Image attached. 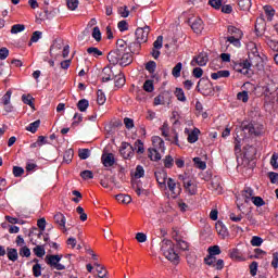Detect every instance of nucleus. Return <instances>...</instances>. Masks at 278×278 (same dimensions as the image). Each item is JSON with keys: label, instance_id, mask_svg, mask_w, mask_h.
Listing matches in <instances>:
<instances>
[{"label": "nucleus", "instance_id": "obj_1", "mask_svg": "<svg viewBox=\"0 0 278 278\" xmlns=\"http://www.w3.org/2000/svg\"><path fill=\"white\" fill-rule=\"evenodd\" d=\"M161 251L166 260L174 264H179V254L175 252V243H173L172 240L163 239L161 242Z\"/></svg>", "mask_w": 278, "mask_h": 278}, {"label": "nucleus", "instance_id": "obj_2", "mask_svg": "<svg viewBox=\"0 0 278 278\" xmlns=\"http://www.w3.org/2000/svg\"><path fill=\"white\" fill-rule=\"evenodd\" d=\"M197 90H198V92H200V94H203V97L214 96V89L212 88V81L208 78H201L198 81Z\"/></svg>", "mask_w": 278, "mask_h": 278}, {"label": "nucleus", "instance_id": "obj_3", "mask_svg": "<svg viewBox=\"0 0 278 278\" xmlns=\"http://www.w3.org/2000/svg\"><path fill=\"white\" fill-rule=\"evenodd\" d=\"M179 181H182V186L188 194L194 195L197 194V186L192 184V179L188 174H182L178 176Z\"/></svg>", "mask_w": 278, "mask_h": 278}, {"label": "nucleus", "instance_id": "obj_4", "mask_svg": "<svg viewBox=\"0 0 278 278\" xmlns=\"http://www.w3.org/2000/svg\"><path fill=\"white\" fill-rule=\"evenodd\" d=\"M62 261V256L60 255H47L46 256V262L51 268H55V270H66V266L61 264L60 262Z\"/></svg>", "mask_w": 278, "mask_h": 278}, {"label": "nucleus", "instance_id": "obj_5", "mask_svg": "<svg viewBox=\"0 0 278 278\" xmlns=\"http://www.w3.org/2000/svg\"><path fill=\"white\" fill-rule=\"evenodd\" d=\"M119 153L124 160H131L135 154L134 146H131L129 142H122Z\"/></svg>", "mask_w": 278, "mask_h": 278}, {"label": "nucleus", "instance_id": "obj_6", "mask_svg": "<svg viewBox=\"0 0 278 278\" xmlns=\"http://www.w3.org/2000/svg\"><path fill=\"white\" fill-rule=\"evenodd\" d=\"M149 31L151 28L149 26H144L143 28H137L135 31L136 40L144 45L149 40Z\"/></svg>", "mask_w": 278, "mask_h": 278}, {"label": "nucleus", "instance_id": "obj_7", "mask_svg": "<svg viewBox=\"0 0 278 278\" xmlns=\"http://www.w3.org/2000/svg\"><path fill=\"white\" fill-rule=\"evenodd\" d=\"M124 53H125V50H119L118 48L109 52L108 60L110 64H113V66H116V64H119Z\"/></svg>", "mask_w": 278, "mask_h": 278}, {"label": "nucleus", "instance_id": "obj_8", "mask_svg": "<svg viewBox=\"0 0 278 278\" xmlns=\"http://www.w3.org/2000/svg\"><path fill=\"white\" fill-rule=\"evenodd\" d=\"M210 58L206 52H200L199 55L194 56L190 63L191 66H206Z\"/></svg>", "mask_w": 278, "mask_h": 278}, {"label": "nucleus", "instance_id": "obj_9", "mask_svg": "<svg viewBox=\"0 0 278 278\" xmlns=\"http://www.w3.org/2000/svg\"><path fill=\"white\" fill-rule=\"evenodd\" d=\"M167 187L174 197H179V194H181V184L175 182V179L168 178Z\"/></svg>", "mask_w": 278, "mask_h": 278}, {"label": "nucleus", "instance_id": "obj_10", "mask_svg": "<svg viewBox=\"0 0 278 278\" xmlns=\"http://www.w3.org/2000/svg\"><path fill=\"white\" fill-rule=\"evenodd\" d=\"M101 162L105 168H110L116 164V159H114L113 153H103L101 156Z\"/></svg>", "mask_w": 278, "mask_h": 278}, {"label": "nucleus", "instance_id": "obj_11", "mask_svg": "<svg viewBox=\"0 0 278 278\" xmlns=\"http://www.w3.org/2000/svg\"><path fill=\"white\" fill-rule=\"evenodd\" d=\"M188 23L194 34H201V31H203V20L200 17H197L193 22L189 20Z\"/></svg>", "mask_w": 278, "mask_h": 278}, {"label": "nucleus", "instance_id": "obj_12", "mask_svg": "<svg viewBox=\"0 0 278 278\" xmlns=\"http://www.w3.org/2000/svg\"><path fill=\"white\" fill-rule=\"evenodd\" d=\"M278 90V83L269 81L266 86L263 87V92L265 97H270L274 92Z\"/></svg>", "mask_w": 278, "mask_h": 278}, {"label": "nucleus", "instance_id": "obj_13", "mask_svg": "<svg viewBox=\"0 0 278 278\" xmlns=\"http://www.w3.org/2000/svg\"><path fill=\"white\" fill-rule=\"evenodd\" d=\"M152 144L153 148H149V149H155L156 151H166V148L164 147V139L159 137V136H154L152 137Z\"/></svg>", "mask_w": 278, "mask_h": 278}, {"label": "nucleus", "instance_id": "obj_14", "mask_svg": "<svg viewBox=\"0 0 278 278\" xmlns=\"http://www.w3.org/2000/svg\"><path fill=\"white\" fill-rule=\"evenodd\" d=\"M154 177L160 186H166V179H168V174L166 170L162 169L154 173Z\"/></svg>", "mask_w": 278, "mask_h": 278}, {"label": "nucleus", "instance_id": "obj_15", "mask_svg": "<svg viewBox=\"0 0 278 278\" xmlns=\"http://www.w3.org/2000/svg\"><path fill=\"white\" fill-rule=\"evenodd\" d=\"M54 223L59 225L61 229H64V231H67L66 229V217L62 213H56L54 215Z\"/></svg>", "mask_w": 278, "mask_h": 278}, {"label": "nucleus", "instance_id": "obj_16", "mask_svg": "<svg viewBox=\"0 0 278 278\" xmlns=\"http://www.w3.org/2000/svg\"><path fill=\"white\" fill-rule=\"evenodd\" d=\"M257 155V149L253 146L244 147V157L245 160H253Z\"/></svg>", "mask_w": 278, "mask_h": 278}, {"label": "nucleus", "instance_id": "obj_17", "mask_svg": "<svg viewBox=\"0 0 278 278\" xmlns=\"http://www.w3.org/2000/svg\"><path fill=\"white\" fill-rule=\"evenodd\" d=\"M114 73L112 72V68L110 67H104L102 70V81L105 84L108 81H112L114 79Z\"/></svg>", "mask_w": 278, "mask_h": 278}, {"label": "nucleus", "instance_id": "obj_18", "mask_svg": "<svg viewBox=\"0 0 278 278\" xmlns=\"http://www.w3.org/2000/svg\"><path fill=\"white\" fill-rule=\"evenodd\" d=\"M131 62H134V59L131 58V53L125 51L124 54H122V59H119V65L129 66Z\"/></svg>", "mask_w": 278, "mask_h": 278}, {"label": "nucleus", "instance_id": "obj_19", "mask_svg": "<svg viewBox=\"0 0 278 278\" xmlns=\"http://www.w3.org/2000/svg\"><path fill=\"white\" fill-rule=\"evenodd\" d=\"M148 157L151 162H160L162 160V154H160V150L156 149H148Z\"/></svg>", "mask_w": 278, "mask_h": 278}, {"label": "nucleus", "instance_id": "obj_20", "mask_svg": "<svg viewBox=\"0 0 278 278\" xmlns=\"http://www.w3.org/2000/svg\"><path fill=\"white\" fill-rule=\"evenodd\" d=\"M231 260H235L236 262H244L247 258L244 255H242V252L238 249H232L230 252Z\"/></svg>", "mask_w": 278, "mask_h": 278}, {"label": "nucleus", "instance_id": "obj_21", "mask_svg": "<svg viewBox=\"0 0 278 278\" xmlns=\"http://www.w3.org/2000/svg\"><path fill=\"white\" fill-rule=\"evenodd\" d=\"M93 266H96V270L98 273L99 278H105L108 277V270L105 269V266L99 264L98 262L93 263Z\"/></svg>", "mask_w": 278, "mask_h": 278}, {"label": "nucleus", "instance_id": "obj_22", "mask_svg": "<svg viewBox=\"0 0 278 278\" xmlns=\"http://www.w3.org/2000/svg\"><path fill=\"white\" fill-rule=\"evenodd\" d=\"M115 199L116 201H118V203H123L124 205H129V203L131 202V195L128 194L119 193L115 195Z\"/></svg>", "mask_w": 278, "mask_h": 278}, {"label": "nucleus", "instance_id": "obj_23", "mask_svg": "<svg viewBox=\"0 0 278 278\" xmlns=\"http://www.w3.org/2000/svg\"><path fill=\"white\" fill-rule=\"evenodd\" d=\"M7 251V255L10 262H16V260H18V251L16 249L8 248Z\"/></svg>", "mask_w": 278, "mask_h": 278}, {"label": "nucleus", "instance_id": "obj_24", "mask_svg": "<svg viewBox=\"0 0 278 278\" xmlns=\"http://www.w3.org/2000/svg\"><path fill=\"white\" fill-rule=\"evenodd\" d=\"M231 75V73L227 70H222V71H218L216 73H212L211 74V77L212 79H220L223 77H229Z\"/></svg>", "mask_w": 278, "mask_h": 278}, {"label": "nucleus", "instance_id": "obj_25", "mask_svg": "<svg viewBox=\"0 0 278 278\" xmlns=\"http://www.w3.org/2000/svg\"><path fill=\"white\" fill-rule=\"evenodd\" d=\"M242 197L245 199V203L253 200V189L251 187H245L242 191Z\"/></svg>", "mask_w": 278, "mask_h": 278}, {"label": "nucleus", "instance_id": "obj_26", "mask_svg": "<svg viewBox=\"0 0 278 278\" xmlns=\"http://www.w3.org/2000/svg\"><path fill=\"white\" fill-rule=\"evenodd\" d=\"M193 163L195 168H199L200 170H205V168H207V164L205 163V161H202L199 156L193 157Z\"/></svg>", "mask_w": 278, "mask_h": 278}, {"label": "nucleus", "instance_id": "obj_27", "mask_svg": "<svg viewBox=\"0 0 278 278\" xmlns=\"http://www.w3.org/2000/svg\"><path fill=\"white\" fill-rule=\"evenodd\" d=\"M87 53L89 55H92V58H101V55H103V52L101 50H99V48H97V47H89L87 49Z\"/></svg>", "mask_w": 278, "mask_h": 278}, {"label": "nucleus", "instance_id": "obj_28", "mask_svg": "<svg viewBox=\"0 0 278 278\" xmlns=\"http://www.w3.org/2000/svg\"><path fill=\"white\" fill-rule=\"evenodd\" d=\"M199 134L200 130L198 128H194L191 134H189L188 136V142H190V144H194V142H197V140H199Z\"/></svg>", "mask_w": 278, "mask_h": 278}, {"label": "nucleus", "instance_id": "obj_29", "mask_svg": "<svg viewBox=\"0 0 278 278\" xmlns=\"http://www.w3.org/2000/svg\"><path fill=\"white\" fill-rule=\"evenodd\" d=\"M74 155H75V152L73 151V149L66 150L63 155V162H65V164H71V162H73Z\"/></svg>", "mask_w": 278, "mask_h": 278}, {"label": "nucleus", "instance_id": "obj_30", "mask_svg": "<svg viewBox=\"0 0 278 278\" xmlns=\"http://www.w3.org/2000/svg\"><path fill=\"white\" fill-rule=\"evenodd\" d=\"M90 102L86 99H81L77 103V109L79 110V112H86V110H88Z\"/></svg>", "mask_w": 278, "mask_h": 278}, {"label": "nucleus", "instance_id": "obj_31", "mask_svg": "<svg viewBox=\"0 0 278 278\" xmlns=\"http://www.w3.org/2000/svg\"><path fill=\"white\" fill-rule=\"evenodd\" d=\"M141 45H142V42H140L138 40H136L135 42L130 43L128 46V49H129L130 53H135V54L139 53V51L141 49Z\"/></svg>", "mask_w": 278, "mask_h": 278}, {"label": "nucleus", "instance_id": "obj_32", "mask_svg": "<svg viewBox=\"0 0 278 278\" xmlns=\"http://www.w3.org/2000/svg\"><path fill=\"white\" fill-rule=\"evenodd\" d=\"M38 127H40V119H37V121L30 123L26 127V131H30V134H36V131H38Z\"/></svg>", "mask_w": 278, "mask_h": 278}, {"label": "nucleus", "instance_id": "obj_33", "mask_svg": "<svg viewBox=\"0 0 278 278\" xmlns=\"http://www.w3.org/2000/svg\"><path fill=\"white\" fill-rule=\"evenodd\" d=\"M136 153H138V155H142V153H144V143L142 142V140L138 139L135 142V147H134Z\"/></svg>", "mask_w": 278, "mask_h": 278}, {"label": "nucleus", "instance_id": "obj_34", "mask_svg": "<svg viewBox=\"0 0 278 278\" xmlns=\"http://www.w3.org/2000/svg\"><path fill=\"white\" fill-rule=\"evenodd\" d=\"M174 94L178 101H181L182 103H186V93L184 92L182 88H176L174 91Z\"/></svg>", "mask_w": 278, "mask_h": 278}, {"label": "nucleus", "instance_id": "obj_35", "mask_svg": "<svg viewBox=\"0 0 278 278\" xmlns=\"http://www.w3.org/2000/svg\"><path fill=\"white\" fill-rule=\"evenodd\" d=\"M228 34H230V36H235L237 38H242V30H240L236 26H228Z\"/></svg>", "mask_w": 278, "mask_h": 278}, {"label": "nucleus", "instance_id": "obj_36", "mask_svg": "<svg viewBox=\"0 0 278 278\" xmlns=\"http://www.w3.org/2000/svg\"><path fill=\"white\" fill-rule=\"evenodd\" d=\"M243 131H248L250 136H260V131H256L255 126H253L251 123L243 126Z\"/></svg>", "mask_w": 278, "mask_h": 278}, {"label": "nucleus", "instance_id": "obj_37", "mask_svg": "<svg viewBox=\"0 0 278 278\" xmlns=\"http://www.w3.org/2000/svg\"><path fill=\"white\" fill-rule=\"evenodd\" d=\"M114 78H116V80H115L116 88H123V86H125V75L124 74L115 75Z\"/></svg>", "mask_w": 278, "mask_h": 278}, {"label": "nucleus", "instance_id": "obj_38", "mask_svg": "<svg viewBox=\"0 0 278 278\" xmlns=\"http://www.w3.org/2000/svg\"><path fill=\"white\" fill-rule=\"evenodd\" d=\"M181 68H184V64L181 62L177 63L172 70L173 77H181Z\"/></svg>", "mask_w": 278, "mask_h": 278}, {"label": "nucleus", "instance_id": "obj_39", "mask_svg": "<svg viewBox=\"0 0 278 278\" xmlns=\"http://www.w3.org/2000/svg\"><path fill=\"white\" fill-rule=\"evenodd\" d=\"M163 164H164L165 168H172L175 164V159H173V156L170 154H168L163 160Z\"/></svg>", "mask_w": 278, "mask_h": 278}, {"label": "nucleus", "instance_id": "obj_40", "mask_svg": "<svg viewBox=\"0 0 278 278\" xmlns=\"http://www.w3.org/2000/svg\"><path fill=\"white\" fill-rule=\"evenodd\" d=\"M143 90L146 92H153L155 90V86L153 85V80L148 79L143 84Z\"/></svg>", "mask_w": 278, "mask_h": 278}, {"label": "nucleus", "instance_id": "obj_41", "mask_svg": "<svg viewBox=\"0 0 278 278\" xmlns=\"http://www.w3.org/2000/svg\"><path fill=\"white\" fill-rule=\"evenodd\" d=\"M80 177L87 181L88 179H94V174L90 169H85L80 173Z\"/></svg>", "mask_w": 278, "mask_h": 278}, {"label": "nucleus", "instance_id": "obj_42", "mask_svg": "<svg viewBox=\"0 0 278 278\" xmlns=\"http://www.w3.org/2000/svg\"><path fill=\"white\" fill-rule=\"evenodd\" d=\"M40 38H42V31H40V30L34 31L33 36L30 38V41L28 43V47H31L33 42H38V40H40Z\"/></svg>", "mask_w": 278, "mask_h": 278}, {"label": "nucleus", "instance_id": "obj_43", "mask_svg": "<svg viewBox=\"0 0 278 278\" xmlns=\"http://www.w3.org/2000/svg\"><path fill=\"white\" fill-rule=\"evenodd\" d=\"M215 229L219 236H227V227H225L223 223L218 222L215 226Z\"/></svg>", "mask_w": 278, "mask_h": 278}, {"label": "nucleus", "instance_id": "obj_44", "mask_svg": "<svg viewBox=\"0 0 278 278\" xmlns=\"http://www.w3.org/2000/svg\"><path fill=\"white\" fill-rule=\"evenodd\" d=\"M22 101L25 103V105H29V108H34V97L31 94H23L22 96Z\"/></svg>", "mask_w": 278, "mask_h": 278}, {"label": "nucleus", "instance_id": "obj_45", "mask_svg": "<svg viewBox=\"0 0 278 278\" xmlns=\"http://www.w3.org/2000/svg\"><path fill=\"white\" fill-rule=\"evenodd\" d=\"M240 38L242 37L230 36L227 38V42H230V45H233V47L240 48Z\"/></svg>", "mask_w": 278, "mask_h": 278}, {"label": "nucleus", "instance_id": "obj_46", "mask_svg": "<svg viewBox=\"0 0 278 278\" xmlns=\"http://www.w3.org/2000/svg\"><path fill=\"white\" fill-rule=\"evenodd\" d=\"M117 14H119L122 18H127V16H129V9L127 8V5L119 7L117 9Z\"/></svg>", "mask_w": 278, "mask_h": 278}, {"label": "nucleus", "instance_id": "obj_47", "mask_svg": "<svg viewBox=\"0 0 278 278\" xmlns=\"http://www.w3.org/2000/svg\"><path fill=\"white\" fill-rule=\"evenodd\" d=\"M21 31H25V25L15 24L11 27V34H21Z\"/></svg>", "mask_w": 278, "mask_h": 278}, {"label": "nucleus", "instance_id": "obj_48", "mask_svg": "<svg viewBox=\"0 0 278 278\" xmlns=\"http://www.w3.org/2000/svg\"><path fill=\"white\" fill-rule=\"evenodd\" d=\"M141 177H144V167H142V165H137L135 170V179H141Z\"/></svg>", "mask_w": 278, "mask_h": 278}, {"label": "nucleus", "instance_id": "obj_49", "mask_svg": "<svg viewBox=\"0 0 278 278\" xmlns=\"http://www.w3.org/2000/svg\"><path fill=\"white\" fill-rule=\"evenodd\" d=\"M237 63H239L241 65V68L243 71H247V75H249V71H251V62H249V60L245 59Z\"/></svg>", "mask_w": 278, "mask_h": 278}, {"label": "nucleus", "instance_id": "obj_50", "mask_svg": "<svg viewBox=\"0 0 278 278\" xmlns=\"http://www.w3.org/2000/svg\"><path fill=\"white\" fill-rule=\"evenodd\" d=\"M78 157H80L81 160H88V157H90V150L89 149H79Z\"/></svg>", "mask_w": 278, "mask_h": 278}, {"label": "nucleus", "instance_id": "obj_51", "mask_svg": "<svg viewBox=\"0 0 278 278\" xmlns=\"http://www.w3.org/2000/svg\"><path fill=\"white\" fill-rule=\"evenodd\" d=\"M33 251L37 257H45L46 251L42 245H37Z\"/></svg>", "mask_w": 278, "mask_h": 278}, {"label": "nucleus", "instance_id": "obj_52", "mask_svg": "<svg viewBox=\"0 0 278 278\" xmlns=\"http://www.w3.org/2000/svg\"><path fill=\"white\" fill-rule=\"evenodd\" d=\"M155 68H157V63H155V61H149L146 64V71H148V73H155Z\"/></svg>", "mask_w": 278, "mask_h": 278}, {"label": "nucleus", "instance_id": "obj_53", "mask_svg": "<svg viewBox=\"0 0 278 278\" xmlns=\"http://www.w3.org/2000/svg\"><path fill=\"white\" fill-rule=\"evenodd\" d=\"M264 12H265L266 16L269 17V21H273V16H275V9L270 5H265Z\"/></svg>", "mask_w": 278, "mask_h": 278}, {"label": "nucleus", "instance_id": "obj_54", "mask_svg": "<svg viewBox=\"0 0 278 278\" xmlns=\"http://www.w3.org/2000/svg\"><path fill=\"white\" fill-rule=\"evenodd\" d=\"M97 94H98V99H97L98 105H103L106 101L105 93L103 92V90L100 89L98 90Z\"/></svg>", "mask_w": 278, "mask_h": 278}, {"label": "nucleus", "instance_id": "obj_55", "mask_svg": "<svg viewBox=\"0 0 278 278\" xmlns=\"http://www.w3.org/2000/svg\"><path fill=\"white\" fill-rule=\"evenodd\" d=\"M204 264H206V266H214L216 264V256L208 254L204 257Z\"/></svg>", "mask_w": 278, "mask_h": 278}, {"label": "nucleus", "instance_id": "obj_56", "mask_svg": "<svg viewBox=\"0 0 278 278\" xmlns=\"http://www.w3.org/2000/svg\"><path fill=\"white\" fill-rule=\"evenodd\" d=\"M92 38L96 39V42H101V29L98 26L93 27Z\"/></svg>", "mask_w": 278, "mask_h": 278}, {"label": "nucleus", "instance_id": "obj_57", "mask_svg": "<svg viewBox=\"0 0 278 278\" xmlns=\"http://www.w3.org/2000/svg\"><path fill=\"white\" fill-rule=\"evenodd\" d=\"M13 175L14 177H23V175H25V169L21 166H13Z\"/></svg>", "mask_w": 278, "mask_h": 278}, {"label": "nucleus", "instance_id": "obj_58", "mask_svg": "<svg viewBox=\"0 0 278 278\" xmlns=\"http://www.w3.org/2000/svg\"><path fill=\"white\" fill-rule=\"evenodd\" d=\"M33 275L34 277H40L42 275V266L40 264H35L33 266Z\"/></svg>", "mask_w": 278, "mask_h": 278}, {"label": "nucleus", "instance_id": "obj_59", "mask_svg": "<svg viewBox=\"0 0 278 278\" xmlns=\"http://www.w3.org/2000/svg\"><path fill=\"white\" fill-rule=\"evenodd\" d=\"M208 255H213L216 257V255H220V247L213 245L208 248Z\"/></svg>", "mask_w": 278, "mask_h": 278}, {"label": "nucleus", "instance_id": "obj_60", "mask_svg": "<svg viewBox=\"0 0 278 278\" xmlns=\"http://www.w3.org/2000/svg\"><path fill=\"white\" fill-rule=\"evenodd\" d=\"M238 5L241 10H249L251 8V0H239Z\"/></svg>", "mask_w": 278, "mask_h": 278}, {"label": "nucleus", "instance_id": "obj_61", "mask_svg": "<svg viewBox=\"0 0 278 278\" xmlns=\"http://www.w3.org/2000/svg\"><path fill=\"white\" fill-rule=\"evenodd\" d=\"M263 242H264V239H262L261 237H257V236L252 237V240H251L252 247H262Z\"/></svg>", "mask_w": 278, "mask_h": 278}, {"label": "nucleus", "instance_id": "obj_62", "mask_svg": "<svg viewBox=\"0 0 278 278\" xmlns=\"http://www.w3.org/2000/svg\"><path fill=\"white\" fill-rule=\"evenodd\" d=\"M67 8L68 10L75 11L79 8V0H67Z\"/></svg>", "mask_w": 278, "mask_h": 278}, {"label": "nucleus", "instance_id": "obj_63", "mask_svg": "<svg viewBox=\"0 0 278 278\" xmlns=\"http://www.w3.org/2000/svg\"><path fill=\"white\" fill-rule=\"evenodd\" d=\"M10 99H12V90H8L5 94L2 97L3 105H10Z\"/></svg>", "mask_w": 278, "mask_h": 278}, {"label": "nucleus", "instance_id": "obj_64", "mask_svg": "<svg viewBox=\"0 0 278 278\" xmlns=\"http://www.w3.org/2000/svg\"><path fill=\"white\" fill-rule=\"evenodd\" d=\"M270 166H273V168H274L275 170H277V168H278V153H274V154L271 155V159H270Z\"/></svg>", "mask_w": 278, "mask_h": 278}]
</instances>
